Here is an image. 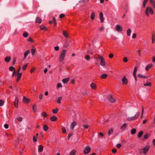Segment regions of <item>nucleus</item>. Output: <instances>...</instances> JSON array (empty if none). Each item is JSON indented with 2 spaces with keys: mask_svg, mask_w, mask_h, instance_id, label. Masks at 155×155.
Here are the masks:
<instances>
[{
  "mask_svg": "<svg viewBox=\"0 0 155 155\" xmlns=\"http://www.w3.org/2000/svg\"><path fill=\"white\" fill-rule=\"evenodd\" d=\"M148 0H144L142 6L143 8H144L146 6V3L147 2ZM150 3L152 6L153 8L155 9V1L154 0H149Z\"/></svg>",
  "mask_w": 155,
  "mask_h": 155,
  "instance_id": "obj_1",
  "label": "nucleus"
},
{
  "mask_svg": "<svg viewBox=\"0 0 155 155\" xmlns=\"http://www.w3.org/2000/svg\"><path fill=\"white\" fill-rule=\"evenodd\" d=\"M149 12L151 15L153 14V11L152 8L151 7H147L145 11V14L147 16L149 15Z\"/></svg>",
  "mask_w": 155,
  "mask_h": 155,
  "instance_id": "obj_2",
  "label": "nucleus"
},
{
  "mask_svg": "<svg viewBox=\"0 0 155 155\" xmlns=\"http://www.w3.org/2000/svg\"><path fill=\"white\" fill-rule=\"evenodd\" d=\"M66 50H63L61 53L59 58V61L61 62L64 60V58L65 57Z\"/></svg>",
  "mask_w": 155,
  "mask_h": 155,
  "instance_id": "obj_3",
  "label": "nucleus"
},
{
  "mask_svg": "<svg viewBox=\"0 0 155 155\" xmlns=\"http://www.w3.org/2000/svg\"><path fill=\"white\" fill-rule=\"evenodd\" d=\"M140 114V112H138L136 114L134 117H128L127 118V120L128 121H130L131 120H134L136 119L139 116Z\"/></svg>",
  "mask_w": 155,
  "mask_h": 155,
  "instance_id": "obj_4",
  "label": "nucleus"
},
{
  "mask_svg": "<svg viewBox=\"0 0 155 155\" xmlns=\"http://www.w3.org/2000/svg\"><path fill=\"white\" fill-rule=\"evenodd\" d=\"M91 147L88 146H86L83 151V153L84 154H87L89 153L91 151Z\"/></svg>",
  "mask_w": 155,
  "mask_h": 155,
  "instance_id": "obj_5",
  "label": "nucleus"
},
{
  "mask_svg": "<svg viewBox=\"0 0 155 155\" xmlns=\"http://www.w3.org/2000/svg\"><path fill=\"white\" fill-rule=\"evenodd\" d=\"M108 100L112 103H114L115 102V99L113 97L111 94L108 95L107 97Z\"/></svg>",
  "mask_w": 155,
  "mask_h": 155,
  "instance_id": "obj_6",
  "label": "nucleus"
},
{
  "mask_svg": "<svg viewBox=\"0 0 155 155\" xmlns=\"http://www.w3.org/2000/svg\"><path fill=\"white\" fill-rule=\"evenodd\" d=\"M98 58L100 59L101 60L100 64L102 66H104L106 64V62H105L104 58L101 55H98Z\"/></svg>",
  "mask_w": 155,
  "mask_h": 155,
  "instance_id": "obj_7",
  "label": "nucleus"
},
{
  "mask_svg": "<svg viewBox=\"0 0 155 155\" xmlns=\"http://www.w3.org/2000/svg\"><path fill=\"white\" fill-rule=\"evenodd\" d=\"M150 146L149 145H147L143 149V153L144 154H146L150 149Z\"/></svg>",
  "mask_w": 155,
  "mask_h": 155,
  "instance_id": "obj_8",
  "label": "nucleus"
},
{
  "mask_svg": "<svg viewBox=\"0 0 155 155\" xmlns=\"http://www.w3.org/2000/svg\"><path fill=\"white\" fill-rule=\"evenodd\" d=\"M22 75V73H17V74H16V75H17V77L16 80L17 82L19 81L21 78Z\"/></svg>",
  "mask_w": 155,
  "mask_h": 155,
  "instance_id": "obj_9",
  "label": "nucleus"
},
{
  "mask_svg": "<svg viewBox=\"0 0 155 155\" xmlns=\"http://www.w3.org/2000/svg\"><path fill=\"white\" fill-rule=\"evenodd\" d=\"M127 79L126 77L124 76L122 79V84L123 85H125L127 84Z\"/></svg>",
  "mask_w": 155,
  "mask_h": 155,
  "instance_id": "obj_10",
  "label": "nucleus"
},
{
  "mask_svg": "<svg viewBox=\"0 0 155 155\" xmlns=\"http://www.w3.org/2000/svg\"><path fill=\"white\" fill-rule=\"evenodd\" d=\"M30 99L27 98L25 97H24L23 98V101L24 103L25 104H28L30 101Z\"/></svg>",
  "mask_w": 155,
  "mask_h": 155,
  "instance_id": "obj_11",
  "label": "nucleus"
},
{
  "mask_svg": "<svg viewBox=\"0 0 155 155\" xmlns=\"http://www.w3.org/2000/svg\"><path fill=\"white\" fill-rule=\"evenodd\" d=\"M116 30L118 32H121L123 31V28L122 27L119 25H117L116 27Z\"/></svg>",
  "mask_w": 155,
  "mask_h": 155,
  "instance_id": "obj_12",
  "label": "nucleus"
},
{
  "mask_svg": "<svg viewBox=\"0 0 155 155\" xmlns=\"http://www.w3.org/2000/svg\"><path fill=\"white\" fill-rule=\"evenodd\" d=\"M77 123L75 121H74L71 123V129L72 130H73L74 127L76 125H77Z\"/></svg>",
  "mask_w": 155,
  "mask_h": 155,
  "instance_id": "obj_13",
  "label": "nucleus"
},
{
  "mask_svg": "<svg viewBox=\"0 0 155 155\" xmlns=\"http://www.w3.org/2000/svg\"><path fill=\"white\" fill-rule=\"evenodd\" d=\"M100 18L101 19V22H103L104 21V18L103 13L102 12H100Z\"/></svg>",
  "mask_w": 155,
  "mask_h": 155,
  "instance_id": "obj_14",
  "label": "nucleus"
},
{
  "mask_svg": "<svg viewBox=\"0 0 155 155\" xmlns=\"http://www.w3.org/2000/svg\"><path fill=\"white\" fill-rule=\"evenodd\" d=\"M91 88L93 90H96L97 88V86L95 84L92 83L90 85Z\"/></svg>",
  "mask_w": 155,
  "mask_h": 155,
  "instance_id": "obj_15",
  "label": "nucleus"
},
{
  "mask_svg": "<svg viewBox=\"0 0 155 155\" xmlns=\"http://www.w3.org/2000/svg\"><path fill=\"white\" fill-rule=\"evenodd\" d=\"M153 66V65L151 64H148L146 67L145 69L147 71H148L149 70L152 68Z\"/></svg>",
  "mask_w": 155,
  "mask_h": 155,
  "instance_id": "obj_16",
  "label": "nucleus"
},
{
  "mask_svg": "<svg viewBox=\"0 0 155 155\" xmlns=\"http://www.w3.org/2000/svg\"><path fill=\"white\" fill-rule=\"evenodd\" d=\"M18 99L17 97H16L15 98V100L14 102V104L15 105V106L17 107L18 105Z\"/></svg>",
  "mask_w": 155,
  "mask_h": 155,
  "instance_id": "obj_17",
  "label": "nucleus"
},
{
  "mask_svg": "<svg viewBox=\"0 0 155 155\" xmlns=\"http://www.w3.org/2000/svg\"><path fill=\"white\" fill-rule=\"evenodd\" d=\"M36 51V49L35 46H32V48L31 49V53L32 55H34Z\"/></svg>",
  "mask_w": 155,
  "mask_h": 155,
  "instance_id": "obj_18",
  "label": "nucleus"
},
{
  "mask_svg": "<svg viewBox=\"0 0 155 155\" xmlns=\"http://www.w3.org/2000/svg\"><path fill=\"white\" fill-rule=\"evenodd\" d=\"M42 19L39 17H37L35 20L36 23H40L41 22Z\"/></svg>",
  "mask_w": 155,
  "mask_h": 155,
  "instance_id": "obj_19",
  "label": "nucleus"
},
{
  "mask_svg": "<svg viewBox=\"0 0 155 155\" xmlns=\"http://www.w3.org/2000/svg\"><path fill=\"white\" fill-rule=\"evenodd\" d=\"M11 59V57L9 56H7L5 58V61L6 62H9Z\"/></svg>",
  "mask_w": 155,
  "mask_h": 155,
  "instance_id": "obj_20",
  "label": "nucleus"
},
{
  "mask_svg": "<svg viewBox=\"0 0 155 155\" xmlns=\"http://www.w3.org/2000/svg\"><path fill=\"white\" fill-rule=\"evenodd\" d=\"M50 119L52 121H55L57 120L58 118L56 116H53L50 118Z\"/></svg>",
  "mask_w": 155,
  "mask_h": 155,
  "instance_id": "obj_21",
  "label": "nucleus"
},
{
  "mask_svg": "<svg viewBox=\"0 0 155 155\" xmlns=\"http://www.w3.org/2000/svg\"><path fill=\"white\" fill-rule=\"evenodd\" d=\"M43 149V146L40 145L38 146V151L39 152H42Z\"/></svg>",
  "mask_w": 155,
  "mask_h": 155,
  "instance_id": "obj_22",
  "label": "nucleus"
},
{
  "mask_svg": "<svg viewBox=\"0 0 155 155\" xmlns=\"http://www.w3.org/2000/svg\"><path fill=\"white\" fill-rule=\"evenodd\" d=\"M41 30L46 31L47 30V28L43 25H41L40 26Z\"/></svg>",
  "mask_w": 155,
  "mask_h": 155,
  "instance_id": "obj_23",
  "label": "nucleus"
},
{
  "mask_svg": "<svg viewBox=\"0 0 155 155\" xmlns=\"http://www.w3.org/2000/svg\"><path fill=\"white\" fill-rule=\"evenodd\" d=\"M69 78H65L64 79L62 80V82L64 84H66L69 81Z\"/></svg>",
  "mask_w": 155,
  "mask_h": 155,
  "instance_id": "obj_24",
  "label": "nucleus"
},
{
  "mask_svg": "<svg viewBox=\"0 0 155 155\" xmlns=\"http://www.w3.org/2000/svg\"><path fill=\"white\" fill-rule=\"evenodd\" d=\"M113 129L112 128H111L110 130H109L108 132V134L109 135H110L111 134H112L113 133Z\"/></svg>",
  "mask_w": 155,
  "mask_h": 155,
  "instance_id": "obj_25",
  "label": "nucleus"
},
{
  "mask_svg": "<svg viewBox=\"0 0 155 155\" xmlns=\"http://www.w3.org/2000/svg\"><path fill=\"white\" fill-rule=\"evenodd\" d=\"M137 76L138 77L140 78H147V76H143L141 74H139L137 75Z\"/></svg>",
  "mask_w": 155,
  "mask_h": 155,
  "instance_id": "obj_26",
  "label": "nucleus"
},
{
  "mask_svg": "<svg viewBox=\"0 0 155 155\" xmlns=\"http://www.w3.org/2000/svg\"><path fill=\"white\" fill-rule=\"evenodd\" d=\"M95 17V15L94 12H92L91 16V18L92 20H94V19Z\"/></svg>",
  "mask_w": 155,
  "mask_h": 155,
  "instance_id": "obj_27",
  "label": "nucleus"
},
{
  "mask_svg": "<svg viewBox=\"0 0 155 155\" xmlns=\"http://www.w3.org/2000/svg\"><path fill=\"white\" fill-rule=\"evenodd\" d=\"M32 110L33 111L35 112L37 110V108L36 105L35 104H34L32 106Z\"/></svg>",
  "mask_w": 155,
  "mask_h": 155,
  "instance_id": "obj_28",
  "label": "nucleus"
},
{
  "mask_svg": "<svg viewBox=\"0 0 155 155\" xmlns=\"http://www.w3.org/2000/svg\"><path fill=\"white\" fill-rule=\"evenodd\" d=\"M76 152V151L75 150H73L71 152L69 155H75Z\"/></svg>",
  "mask_w": 155,
  "mask_h": 155,
  "instance_id": "obj_29",
  "label": "nucleus"
},
{
  "mask_svg": "<svg viewBox=\"0 0 155 155\" xmlns=\"http://www.w3.org/2000/svg\"><path fill=\"white\" fill-rule=\"evenodd\" d=\"M143 131L141 130L140 131L137 135V137L138 138L140 137L143 135Z\"/></svg>",
  "mask_w": 155,
  "mask_h": 155,
  "instance_id": "obj_30",
  "label": "nucleus"
},
{
  "mask_svg": "<svg viewBox=\"0 0 155 155\" xmlns=\"http://www.w3.org/2000/svg\"><path fill=\"white\" fill-rule=\"evenodd\" d=\"M30 51L29 50H28L25 53L24 59H25L26 58V57L28 54L30 53Z\"/></svg>",
  "mask_w": 155,
  "mask_h": 155,
  "instance_id": "obj_31",
  "label": "nucleus"
},
{
  "mask_svg": "<svg viewBox=\"0 0 155 155\" xmlns=\"http://www.w3.org/2000/svg\"><path fill=\"white\" fill-rule=\"evenodd\" d=\"M63 35L65 37V38H68V36L67 34V32L65 31H63Z\"/></svg>",
  "mask_w": 155,
  "mask_h": 155,
  "instance_id": "obj_32",
  "label": "nucleus"
},
{
  "mask_svg": "<svg viewBox=\"0 0 155 155\" xmlns=\"http://www.w3.org/2000/svg\"><path fill=\"white\" fill-rule=\"evenodd\" d=\"M151 83L150 82L147 83L143 84V85L145 86H149L150 87L151 86Z\"/></svg>",
  "mask_w": 155,
  "mask_h": 155,
  "instance_id": "obj_33",
  "label": "nucleus"
},
{
  "mask_svg": "<svg viewBox=\"0 0 155 155\" xmlns=\"http://www.w3.org/2000/svg\"><path fill=\"white\" fill-rule=\"evenodd\" d=\"M48 127L46 125H45L43 126V130L45 131H47L48 129Z\"/></svg>",
  "mask_w": 155,
  "mask_h": 155,
  "instance_id": "obj_34",
  "label": "nucleus"
},
{
  "mask_svg": "<svg viewBox=\"0 0 155 155\" xmlns=\"http://www.w3.org/2000/svg\"><path fill=\"white\" fill-rule=\"evenodd\" d=\"M9 69L10 71H15V68L13 66H11L9 67Z\"/></svg>",
  "mask_w": 155,
  "mask_h": 155,
  "instance_id": "obj_35",
  "label": "nucleus"
},
{
  "mask_svg": "<svg viewBox=\"0 0 155 155\" xmlns=\"http://www.w3.org/2000/svg\"><path fill=\"white\" fill-rule=\"evenodd\" d=\"M136 132V130L135 128H134L132 129L131 131V133L132 134H135Z\"/></svg>",
  "mask_w": 155,
  "mask_h": 155,
  "instance_id": "obj_36",
  "label": "nucleus"
},
{
  "mask_svg": "<svg viewBox=\"0 0 155 155\" xmlns=\"http://www.w3.org/2000/svg\"><path fill=\"white\" fill-rule=\"evenodd\" d=\"M137 67L136 66L135 67H134V70L133 72V75H135L136 74V72L137 71Z\"/></svg>",
  "mask_w": 155,
  "mask_h": 155,
  "instance_id": "obj_37",
  "label": "nucleus"
},
{
  "mask_svg": "<svg viewBox=\"0 0 155 155\" xmlns=\"http://www.w3.org/2000/svg\"><path fill=\"white\" fill-rule=\"evenodd\" d=\"M144 112V108L143 106H142V114L140 118H142L143 117V114Z\"/></svg>",
  "mask_w": 155,
  "mask_h": 155,
  "instance_id": "obj_38",
  "label": "nucleus"
},
{
  "mask_svg": "<svg viewBox=\"0 0 155 155\" xmlns=\"http://www.w3.org/2000/svg\"><path fill=\"white\" fill-rule=\"evenodd\" d=\"M58 111V108H56L55 109H54L52 110V112L53 113L56 114Z\"/></svg>",
  "mask_w": 155,
  "mask_h": 155,
  "instance_id": "obj_39",
  "label": "nucleus"
},
{
  "mask_svg": "<svg viewBox=\"0 0 155 155\" xmlns=\"http://www.w3.org/2000/svg\"><path fill=\"white\" fill-rule=\"evenodd\" d=\"M127 124L126 123H124V124L121 127V129H123L126 128L127 126Z\"/></svg>",
  "mask_w": 155,
  "mask_h": 155,
  "instance_id": "obj_40",
  "label": "nucleus"
},
{
  "mask_svg": "<svg viewBox=\"0 0 155 155\" xmlns=\"http://www.w3.org/2000/svg\"><path fill=\"white\" fill-rule=\"evenodd\" d=\"M107 74H103L101 76V78L103 79H105L107 77Z\"/></svg>",
  "mask_w": 155,
  "mask_h": 155,
  "instance_id": "obj_41",
  "label": "nucleus"
},
{
  "mask_svg": "<svg viewBox=\"0 0 155 155\" xmlns=\"http://www.w3.org/2000/svg\"><path fill=\"white\" fill-rule=\"evenodd\" d=\"M41 115L44 117H46L47 116V114L45 112H43L41 114Z\"/></svg>",
  "mask_w": 155,
  "mask_h": 155,
  "instance_id": "obj_42",
  "label": "nucleus"
},
{
  "mask_svg": "<svg viewBox=\"0 0 155 155\" xmlns=\"http://www.w3.org/2000/svg\"><path fill=\"white\" fill-rule=\"evenodd\" d=\"M131 32V30L130 29H128L127 31V35L128 36H130V35Z\"/></svg>",
  "mask_w": 155,
  "mask_h": 155,
  "instance_id": "obj_43",
  "label": "nucleus"
},
{
  "mask_svg": "<svg viewBox=\"0 0 155 155\" xmlns=\"http://www.w3.org/2000/svg\"><path fill=\"white\" fill-rule=\"evenodd\" d=\"M28 63L26 64L23 65V66L22 67V69L24 70H26L28 66Z\"/></svg>",
  "mask_w": 155,
  "mask_h": 155,
  "instance_id": "obj_44",
  "label": "nucleus"
},
{
  "mask_svg": "<svg viewBox=\"0 0 155 155\" xmlns=\"http://www.w3.org/2000/svg\"><path fill=\"white\" fill-rule=\"evenodd\" d=\"M62 98V97H59L58 98V99L57 100V102L59 104H60L61 103V100Z\"/></svg>",
  "mask_w": 155,
  "mask_h": 155,
  "instance_id": "obj_45",
  "label": "nucleus"
},
{
  "mask_svg": "<svg viewBox=\"0 0 155 155\" xmlns=\"http://www.w3.org/2000/svg\"><path fill=\"white\" fill-rule=\"evenodd\" d=\"M28 35V34L27 32H25L23 33V36L25 38L27 37Z\"/></svg>",
  "mask_w": 155,
  "mask_h": 155,
  "instance_id": "obj_46",
  "label": "nucleus"
},
{
  "mask_svg": "<svg viewBox=\"0 0 155 155\" xmlns=\"http://www.w3.org/2000/svg\"><path fill=\"white\" fill-rule=\"evenodd\" d=\"M28 41H30V42H33L34 41L32 39V38L31 37H29L28 38Z\"/></svg>",
  "mask_w": 155,
  "mask_h": 155,
  "instance_id": "obj_47",
  "label": "nucleus"
},
{
  "mask_svg": "<svg viewBox=\"0 0 155 155\" xmlns=\"http://www.w3.org/2000/svg\"><path fill=\"white\" fill-rule=\"evenodd\" d=\"M149 135L148 134H146L144 136V138L145 139H147L148 138Z\"/></svg>",
  "mask_w": 155,
  "mask_h": 155,
  "instance_id": "obj_48",
  "label": "nucleus"
},
{
  "mask_svg": "<svg viewBox=\"0 0 155 155\" xmlns=\"http://www.w3.org/2000/svg\"><path fill=\"white\" fill-rule=\"evenodd\" d=\"M85 59L87 60H89L90 59V57L88 55H86L85 57Z\"/></svg>",
  "mask_w": 155,
  "mask_h": 155,
  "instance_id": "obj_49",
  "label": "nucleus"
},
{
  "mask_svg": "<svg viewBox=\"0 0 155 155\" xmlns=\"http://www.w3.org/2000/svg\"><path fill=\"white\" fill-rule=\"evenodd\" d=\"M62 86L60 83H58L57 85V88H58L60 87H62Z\"/></svg>",
  "mask_w": 155,
  "mask_h": 155,
  "instance_id": "obj_50",
  "label": "nucleus"
},
{
  "mask_svg": "<svg viewBox=\"0 0 155 155\" xmlns=\"http://www.w3.org/2000/svg\"><path fill=\"white\" fill-rule=\"evenodd\" d=\"M4 104V101L3 100H0V106H2Z\"/></svg>",
  "mask_w": 155,
  "mask_h": 155,
  "instance_id": "obj_51",
  "label": "nucleus"
},
{
  "mask_svg": "<svg viewBox=\"0 0 155 155\" xmlns=\"http://www.w3.org/2000/svg\"><path fill=\"white\" fill-rule=\"evenodd\" d=\"M65 16V15L64 14H61L59 15V17L61 18H63Z\"/></svg>",
  "mask_w": 155,
  "mask_h": 155,
  "instance_id": "obj_52",
  "label": "nucleus"
},
{
  "mask_svg": "<svg viewBox=\"0 0 155 155\" xmlns=\"http://www.w3.org/2000/svg\"><path fill=\"white\" fill-rule=\"evenodd\" d=\"M84 127L85 129H87L89 127V125L87 124H84L83 126Z\"/></svg>",
  "mask_w": 155,
  "mask_h": 155,
  "instance_id": "obj_53",
  "label": "nucleus"
},
{
  "mask_svg": "<svg viewBox=\"0 0 155 155\" xmlns=\"http://www.w3.org/2000/svg\"><path fill=\"white\" fill-rule=\"evenodd\" d=\"M123 61L124 62H127L128 61V59L127 57H124L123 59Z\"/></svg>",
  "mask_w": 155,
  "mask_h": 155,
  "instance_id": "obj_54",
  "label": "nucleus"
},
{
  "mask_svg": "<svg viewBox=\"0 0 155 155\" xmlns=\"http://www.w3.org/2000/svg\"><path fill=\"white\" fill-rule=\"evenodd\" d=\"M16 61V58H14V59L13 61L12 62V64L13 65H14L15 64V62Z\"/></svg>",
  "mask_w": 155,
  "mask_h": 155,
  "instance_id": "obj_55",
  "label": "nucleus"
},
{
  "mask_svg": "<svg viewBox=\"0 0 155 155\" xmlns=\"http://www.w3.org/2000/svg\"><path fill=\"white\" fill-rule=\"evenodd\" d=\"M35 69L34 68H32L30 70V72L31 73H32L35 70Z\"/></svg>",
  "mask_w": 155,
  "mask_h": 155,
  "instance_id": "obj_56",
  "label": "nucleus"
},
{
  "mask_svg": "<svg viewBox=\"0 0 155 155\" xmlns=\"http://www.w3.org/2000/svg\"><path fill=\"white\" fill-rule=\"evenodd\" d=\"M17 119L18 120V121H21L22 120V117H18L17 118Z\"/></svg>",
  "mask_w": 155,
  "mask_h": 155,
  "instance_id": "obj_57",
  "label": "nucleus"
},
{
  "mask_svg": "<svg viewBox=\"0 0 155 155\" xmlns=\"http://www.w3.org/2000/svg\"><path fill=\"white\" fill-rule=\"evenodd\" d=\"M114 57V54H110L109 55V57L110 58H113Z\"/></svg>",
  "mask_w": 155,
  "mask_h": 155,
  "instance_id": "obj_58",
  "label": "nucleus"
},
{
  "mask_svg": "<svg viewBox=\"0 0 155 155\" xmlns=\"http://www.w3.org/2000/svg\"><path fill=\"white\" fill-rule=\"evenodd\" d=\"M112 151L113 153H115L117 152V150L115 148H114L112 150Z\"/></svg>",
  "mask_w": 155,
  "mask_h": 155,
  "instance_id": "obj_59",
  "label": "nucleus"
},
{
  "mask_svg": "<svg viewBox=\"0 0 155 155\" xmlns=\"http://www.w3.org/2000/svg\"><path fill=\"white\" fill-rule=\"evenodd\" d=\"M116 147L118 148H120L121 147V145L120 143H118Z\"/></svg>",
  "mask_w": 155,
  "mask_h": 155,
  "instance_id": "obj_60",
  "label": "nucleus"
},
{
  "mask_svg": "<svg viewBox=\"0 0 155 155\" xmlns=\"http://www.w3.org/2000/svg\"><path fill=\"white\" fill-rule=\"evenodd\" d=\"M152 39L155 40V34L154 33L152 34Z\"/></svg>",
  "mask_w": 155,
  "mask_h": 155,
  "instance_id": "obj_61",
  "label": "nucleus"
},
{
  "mask_svg": "<svg viewBox=\"0 0 155 155\" xmlns=\"http://www.w3.org/2000/svg\"><path fill=\"white\" fill-rule=\"evenodd\" d=\"M8 127L9 125L8 124H6L4 125V127L5 128L8 129Z\"/></svg>",
  "mask_w": 155,
  "mask_h": 155,
  "instance_id": "obj_62",
  "label": "nucleus"
},
{
  "mask_svg": "<svg viewBox=\"0 0 155 155\" xmlns=\"http://www.w3.org/2000/svg\"><path fill=\"white\" fill-rule=\"evenodd\" d=\"M137 36V34L136 33H134L133 36H132V38L134 39L136 38V37Z\"/></svg>",
  "mask_w": 155,
  "mask_h": 155,
  "instance_id": "obj_63",
  "label": "nucleus"
},
{
  "mask_svg": "<svg viewBox=\"0 0 155 155\" xmlns=\"http://www.w3.org/2000/svg\"><path fill=\"white\" fill-rule=\"evenodd\" d=\"M54 49L56 50V51H58L59 49V47L58 46H56V47H55L54 48Z\"/></svg>",
  "mask_w": 155,
  "mask_h": 155,
  "instance_id": "obj_64",
  "label": "nucleus"
}]
</instances>
